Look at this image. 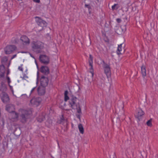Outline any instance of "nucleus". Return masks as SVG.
<instances>
[{
  "mask_svg": "<svg viewBox=\"0 0 158 158\" xmlns=\"http://www.w3.org/2000/svg\"><path fill=\"white\" fill-rule=\"evenodd\" d=\"M21 52V53H24V52Z\"/></svg>",
  "mask_w": 158,
  "mask_h": 158,
  "instance_id": "obj_40",
  "label": "nucleus"
},
{
  "mask_svg": "<svg viewBox=\"0 0 158 158\" xmlns=\"http://www.w3.org/2000/svg\"><path fill=\"white\" fill-rule=\"evenodd\" d=\"M78 129L81 133L83 134L84 133V129L82 125L80 124L78 126Z\"/></svg>",
  "mask_w": 158,
  "mask_h": 158,
  "instance_id": "obj_23",
  "label": "nucleus"
},
{
  "mask_svg": "<svg viewBox=\"0 0 158 158\" xmlns=\"http://www.w3.org/2000/svg\"><path fill=\"white\" fill-rule=\"evenodd\" d=\"M141 71L142 76L144 77L146 76V70L144 66L143 65L141 67Z\"/></svg>",
  "mask_w": 158,
  "mask_h": 158,
  "instance_id": "obj_20",
  "label": "nucleus"
},
{
  "mask_svg": "<svg viewBox=\"0 0 158 158\" xmlns=\"http://www.w3.org/2000/svg\"><path fill=\"white\" fill-rule=\"evenodd\" d=\"M10 64V62L8 64V67Z\"/></svg>",
  "mask_w": 158,
  "mask_h": 158,
  "instance_id": "obj_39",
  "label": "nucleus"
},
{
  "mask_svg": "<svg viewBox=\"0 0 158 158\" xmlns=\"http://www.w3.org/2000/svg\"><path fill=\"white\" fill-rule=\"evenodd\" d=\"M93 57L91 55H89V64H93Z\"/></svg>",
  "mask_w": 158,
  "mask_h": 158,
  "instance_id": "obj_26",
  "label": "nucleus"
},
{
  "mask_svg": "<svg viewBox=\"0 0 158 158\" xmlns=\"http://www.w3.org/2000/svg\"><path fill=\"white\" fill-rule=\"evenodd\" d=\"M144 113L143 111L140 109L137 110L136 113L135 115V117L138 119L139 121L141 119L143 116L144 115Z\"/></svg>",
  "mask_w": 158,
  "mask_h": 158,
  "instance_id": "obj_12",
  "label": "nucleus"
},
{
  "mask_svg": "<svg viewBox=\"0 0 158 158\" xmlns=\"http://www.w3.org/2000/svg\"><path fill=\"white\" fill-rule=\"evenodd\" d=\"M103 68L104 69V72L108 77L110 75V66L107 64L105 63L104 62Z\"/></svg>",
  "mask_w": 158,
  "mask_h": 158,
  "instance_id": "obj_11",
  "label": "nucleus"
},
{
  "mask_svg": "<svg viewBox=\"0 0 158 158\" xmlns=\"http://www.w3.org/2000/svg\"><path fill=\"white\" fill-rule=\"evenodd\" d=\"M16 131H17V130H16L15 131H14V134L15 135H16V136H18L19 135H20V133H19L18 134H16Z\"/></svg>",
  "mask_w": 158,
  "mask_h": 158,
  "instance_id": "obj_32",
  "label": "nucleus"
},
{
  "mask_svg": "<svg viewBox=\"0 0 158 158\" xmlns=\"http://www.w3.org/2000/svg\"><path fill=\"white\" fill-rule=\"evenodd\" d=\"M67 120L65 119L64 118V116L62 115L60 119L57 121V123L63 125L65 123H66Z\"/></svg>",
  "mask_w": 158,
  "mask_h": 158,
  "instance_id": "obj_19",
  "label": "nucleus"
},
{
  "mask_svg": "<svg viewBox=\"0 0 158 158\" xmlns=\"http://www.w3.org/2000/svg\"><path fill=\"white\" fill-rule=\"evenodd\" d=\"M6 110L9 113H13L15 115L14 118L17 119L18 118V114L15 111V107L12 105L9 104L6 106Z\"/></svg>",
  "mask_w": 158,
  "mask_h": 158,
  "instance_id": "obj_4",
  "label": "nucleus"
},
{
  "mask_svg": "<svg viewBox=\"0 0 158 158\" xmlns=\"http://www.w3.org/2000/svg\"><path fill=\"white\" fill-rule=\"evenodd\" d=\"M0 97L2 101L4 103L9 102L10 99L7 94L3 92L0 94Z\"/></svg>",
  "mask_w": 158,
  "mask_h": 158,
  "instance_id": "obj_8",
  "label": "nucleus"
},
{
  "mask_svg": "<svg viewBox=\"0 0 158 158\" xmlns=\"http://www.w3.org/2000/svg\"><path fill=\"white\" fill-rule=\"evenodd\" d=\"M22 44L24 45H28L30 43V39L26 35L22 36L20 39Z\"/></svg>",
  "mask_w": 158,
  "mask_h": 158,
  "instance_id": "obj_10",
  "label": "nucleus"
},
{
  "mask_svg": "<svg viewBox=\"0 0 158 158\" xmlns=\"http://www.w3.org/2000/svg\"><path fill=\"white\" fill-rule=\"evenodd\" d=\"M89 66H90V68L89 69L90 72L92 73V76L94 75V70L93 69V64H89Z\"/></svg>",
  "mask_w": 158,
  "mask_h": 158,
  "instance_id": "obj_27",
  "label": "nucleus"
},
{
  "mask_svg": "<svg viewBox=\"0 0 158 158\" xmlns=\"http://www.w3.org/2000/svg\"><path fill=\"white\" fill-rule=\"evenodd\" d=\"M44 43L39 41H34L31 42V47L32 50L37 53L41 52L44 47Z\"/></svg>",
  "mask_w": 158,
  "mask_h": 158,
  "instance_id": "obj_2",
  "label": "nucleus"
},
{
  "mask_svg": "<svg viewBox=\"0 0 158 158\" xmlns=\"http://www.w3.org/2000/svg\"><path fill=\"white\" fill-rule=\"evenodd\" d=\"M77 117L79 119H80V114H77L76 115Z\"/></svg>",
  "mask_w": 158,
  "mask_h": 158,
  "instance_id": "obj_37",
  "label": "nucleus"
},
{
  "mask_svg": "<svg viewBox=\"0 0 158 158\" xmlns=\"http://www.w3.org/2000/svg\"><path fill=\"white\" fill-rule=\"evenodd\" d=\"M119 8V6L118 4H114L112 6V9L113 10H117Z\"/></svg>",
  "mask_w": 158,
  "mask_h": 158,
  "instance_id": "obj_25",
  "label": "nucleus"
},
{
  "mask_svg": "<svg viewBox=\"0 0 158 158\" xmlns=\"http://www.w3.org/2000/svg\"><path fill=\"white\" fill-rule=\"evenodd\" d=\"M116 20L117 22L118 23H119L121 22L122 20L120 18H117L116 19Z\"/></svg>",
  "mask_w": 158,
  "mask_h": 158,
  "instance_id": "obj_30",
  "label": "nucleus"
},
{
  "mask_svg": "<svg viewBox=\"0 0 158 158\" xmlns=\"http://www.w3.org/2000/svg\"><path fill=\"white\" fill-rule=\"evenodd\" d=\"M40 72L46 75L49 73V68L46 66H42L40 68Z\"/></svg>",
  "mask_w": 158,
  "mask_h": 158,
  "instance_id": "obj_14",
  "label": "nucleus"
},
{
  "mask_svg": "<svg viewBox=\"0 0 158 158\" xmlns=\"http://www.w3.org/2000/svg\"><path fill=\"white\" fill-rule=\"evenodd\" d=\"M45 87L40 86L37 89V91L38 94L39 95L41 96L44 95L45 93Z\"/></svg>",
  "mask_w": 158,
  "mask_h": 158,
  "instance_id": "obj_16",
  "label": "nucleus"
},
{
  "mask_svg": "<svg viewBox=\"0 0 158 158\" xmlns=\"http://www.w3.org/2000/svg\"><path fill=\"white\" fill-rule=\"evenodd\" d=\"M35 87H34L32 89L31 91V93H32V92L34 91V89H35Z\"/></svg>",
  "mask_w": 158,
  "mask_h": 158,
  "instance_id": "obj_38",
  "label": "nucleus"
},
{
  "mask_svg": "<svg viewBox=\"0 0 158 158\" xmlns=\"http://www.w3.org/2000/svg\"><path fill=\"white\" fill-rule=\"evenodd\" d=\"M77 98L74 96L72 95L70 97L69 101L70 106L73 109H76L77 112L79 114L81 113V109L79 102L77 103Z\"/></svg>",
  "mask_w": 158,
  "mask_h": 158,
  "instance_id": "obj_1",
  "label": "nucleus"
},
{
  "mask_svg": "<svg viewBox=\"0 0 158 158\" xmlns=\"http://www.w3.org/2000/svg\"><path fill=\"white\" fill-rule=\"evenodd\" d=\"M68 92L67 90H66L65 91L64 93V100L65 102H66L69 99V96H68Z\"/></svg>",
  "mask_w": 158,
  "mask_h": 158,
  "instance_id": "obj_24",
  "label": "nucleus"
},
{
  "mask_svg": "<svg viewBox=\"0 0 158 158\" xmlns=\"http://www.w3.org/2000/svg\"><path fill=\"white\" fill-rule=\"evenodd\" d=\"M40 81L41 86L45 87L48 84L49 80L48 77L42 75L41 77Z\"/></svg>",
  "mask_w": 158,
  "mask_h": 158,
  "instance_id": "obj_7",
  "label": "nucleus"
},
{
  "mask_svg": "<svg viewBox=\"0 0 158 158\" xmlns=\"http://www.w3.org/2000/svg\"><path fill=\"white\" fill-rule=\"evenodd\" d=\"M16 56V54L14 55L11 58V59L12 60L14 58H15Z\"/></svg>",
  "mask_w": 158,
  "mask_h": 158,
  "instance_id": "obj_36",
  "label": "nucleus"
},
{
  "mask_svg": "<svg viewBox=\"0 0 158 158\" xmlns=\"http://www.w3.org/2000/svg\"><path fill=\"white\" fill-rule=\"evenodd\" d=\"M18 69L19 70L22 71H23V69L21 66H19L18 68Z\"/></svg>",
  "mask_w": 158,
  "mask_h": 158,
  "instance_id": "obj_34",
  "label": "nucleus"
},
{
  "mask_svg": "<svg viewBox=\"0 0 158 158\" xmlns=\"http://www.w3.org/2000/svg\"><path fill=\"white\" fill-rule=\"evenodd\" d=\"M85 7L89 9L91 8V6H90V5H87V4H85Z\"/></svg>",
  "mask_w": 158,
  "mask_h": 158,
  "instance_id": "obj_31",
  "label": "nucleus"
},
{
  "mask_svg": "<svg viewBox=\"0 0 158 158\" xmlns=\"http://www.w3.org/2000/svg\"><path fill=\"white\" fill-rule=\"evenodd\" d=\"M5 67L3 64L0 65V78H4L5 73Z\"/></svg>",
  "mask_w": 158,
  "mask_h": 158,
  "instance_id": "obj_15",
  "label": "nucleus"
},
{
  "mask_svg": "<svg viewBox=\"0 0 158 158\" xmlns=\"http://www.w3.org/2000/svg\"><path fill=\"white\" fill-rule=\"evenodd\" d=\"M85 1L86 0H84Z\"/></svg>",
  "mask_w": 158,
  "mask_h": 158,
  "instance_id": "obj_41",
  "label": "nucleus"
},
{
  "mask_svg": "<svg viewBox=\"0 0 158 158\" xmlns=\"http://www.w3.org/2000/svg\"><path fill=\"white\" fill-rule=\"evenodd\" d=\"M40 61L42 63L48 64L49 62L48 57L45 55H40L39 57Z\"/></svg>",
  "mask_w": 158,
  "mask_h": 158,
  "instance_id": "obj_6",
  "label": "nucleus"
},
{
  "mask_svg": "<svg viewBox=\"0 0 158 158\" xmlns=\"http://www.w3.org/2000/svg\"><path fill=\"white\" fill-rule=\"evenodd\" d=\"M8 60V58L6 56H4L3 57L1 60V63L2 64H5L6 63Z\"/></svg>",
  "mask_w": 158,
  "mask_h": 158,
  "instance_id": "obj_22",
  "label": "nucleus"
},
{
  "mask_svg": "<svg viewBox=\"0 0 158 158\" xmlns=\"http://www.w3.org/2000/svg\"><path fill=\"white\" fill-rule=\"evenodd\" d=\"M6 79H7V82H8V84L9 86H10V88H11L12 86H11L10 85V82H11L10 77H9V76H6Z\"/></svg>",
  "mask_w": 158,
  "mask_h": 158,
  "instance_id": "obj_29",
  "label": "nucleus"
},
{
  "mask_svg": "<svg viewBox=\"0 0 158 158\" xmlns=\"http://www.w3.org/2000/svg\"><path fill=\"white\" fill-rule=\"evenodd\" d=\"M20 111L21 112L20 116L21 121L22 123H25L27 121L29 115L32 114V112L30 110L23 109H20Z\"/></svg>",
  "mask_w": 158,
  "mask_h": 158,
  "instance_id": "obj_3",
  "label": "nucleus"
},
{
  "mask_svg": "<svg viewBox=\"0 0 158 158\" xmlns=\"http://www.w3.org/2000/svg\"><path fill=\"white\" fill-rule=\"evenodd\" d=\"M35 19L36 23L39 26L42 27L46 26L47 23L45 21L38 17H36Z\"/></svg>",
  "mask_w": 158,
  "mask_h": 158,
  "instance_id": "obj_9",
  "label": "nucleus"
},
{
  "mask_svg": "<svg viewBox=\"0 0 158 158\" xmlns=\"http://www.w3.org/2000/svg\"><path fill=\"white\" fill-rule=\"evenodd\" d=\"M152 120L151 119L148 120L146 123L147 125L148 126L151 127L152 126Z\"/></svg>",
  "mask_w": 158,
  "mask_h": 158,
  "instance_id": "obj_28",
  "label": "nucleus"
},
{
  "mask_svg": "<svg viewBox=\"0 0 158 158\" xmlns=\"http://www.w3.org/2000/svg\"><path fill=\"white\" fill-rule=\"evenodd\" d=\"M9 73H10V70H9V69H8L7 70V73H6L7 76H8V75L9 74Z\"/></svg>",
  "mask_w": 158,
  "mask_h": 158,
  "instance_id": "obj_35",
  "label": "nucleus"
},
{
  "mask_svg": "<svg viewBox=\"0 0 158 158\" xmlns=\"http://www.w3.org/2000/svg\"><path fill=\"white\" fill-rule=\"evenodd\" d=\"M34 2L39 3L40 2V0H32Z\"/></svg>",
  "mask_w": 158,
  "mask_h": 158,
  "instance_id": "obj_33",
  "label": "nucleus"
},
{
  "mask_svg": "<svg viewBox=\"0 0 158 158\" xmlns=\"http://www.w3.org/2000/svg\"><path fill=\"white\" fill-rule=\"evenodd\" d=\"M36 119L38 122L41 123L45 119V117L44 115H40L37 117Z\"/></svg>",
  "mask_w": 158,
  "mask_h": 158,
  "instance_id": "obj_21",
  "label": "nucleus"
},
{
  "mask_svg": "<svg viewBox=\"0 0 158 158\" xmlns=\"http://www.w3.org/2000/svg\"><path fill=\"white\" fill-rule=\"evenodd\" d=\"M16 49V47L15 45H8L4 48L5 53L7 55L10 54L15 50Z\"/></svg>",
  "mask_w": 158,
  "mask_h": 158,
  "instance_id": "obj_5",
  "label": "nucleus"
},
{
  "mask_svg": "<svg viewBox=\"0 0 158 158\" xmlns=\"http://www.w3.org/2000/svg\"><path fill=\"white\" fill-rule=\"evenodd\" d=\"M6 89L7 88L6 84L3 81L2 82H1V86H0V90L2 91V92H5Z\"/></svg>",
  "mask_w": 158,
  "mask_h": 158,
  "instance_id": "obj_18",
  "label": "nucleus"
},
{
  "mask_svg": "<svg viewBox=\"0 0 158 158\" xmlns=\"http://www.w3.org/2000/svg\"><path fill=\"white\" fill-rule=\"evenodd\" d=\"M41 101L40 98L38 97L32 98L30 100V102L31 104L37 106H39L41 102Z\"/></svg>",
  "mask_w": 158,
  "mask_h": 158,
  "instance_id": "obj_13",
  "label": "nucleus"
},
{
  "mask_svg": "<svg viewBox=\"0 0 158 158\" xmlns=\"http://www.w3.org/2000/svg\"><path fill=\"white\" fill-rule=\"evenodd\" d=\"M123 45V44H121L118 45V49L116 51L118 55L122 54L124 52L125 49L124 48L123 49L122 48Z\"/></svg>",
  "mask_w": 158,
  "mask_h": 158,
  "instance_id": "obj_17",
  "label": "nucleus"
}]
</instances>
